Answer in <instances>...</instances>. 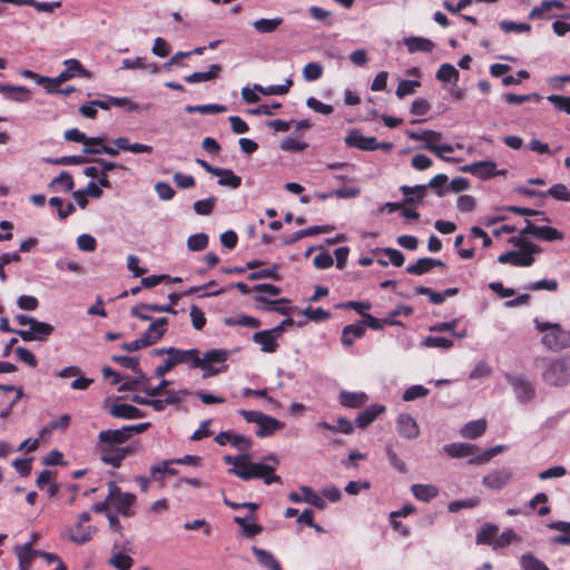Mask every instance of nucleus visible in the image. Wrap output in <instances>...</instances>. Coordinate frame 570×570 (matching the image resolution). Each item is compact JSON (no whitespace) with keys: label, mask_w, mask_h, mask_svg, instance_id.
Returning <instances> with one entry per match:
<instances>
[{"label":"nucleus","mask_w":570,"mask_h":570,"mask_svg":"<svg viewBox=\"0 0 570 570\" xmlns=\"http://www.w3.org/2000/svg\"><path fill=\"white\" fill-rule=\"evenodd\" d=\"M277 271H278V265L273 264L272 266H269L267 268L252 272L248 275V279L257 281V279L271 278L274 281H281V276L277 274Z\"/></svg>","instance_id":"nucleus-53"},{"label":"nucleus","mask_w":570,"mask_h":570,"mask_svg":"<svg viewBox=\"0 0 570 570\" xmlns=\"http://www.w3.org/2000/svg\"><path fill=\"white\" fill-rule=\"evenodd\" d=\"M59 187L65 191H70L75 187L72 176L66 170L61 171L59 176L55 177L49 184L50 189L58 190Z\"/></svg>","instance_id":"nucleus-42"},{"label":"nucleus","mask_w":570,"mask_h":570,"mask_svg":"<svg viewBox=\"0 0 570 570\" xmlns=\"http://www.w3.org/2000/svg\"><path fill=\"white\" fill-rule=\"evenodd\" d=\"M276 340V335L271 330L258 331L253 335V341L261 345V350L265 353H274L277 350Z\"/></svg>","instance_id":"nucleus-25"},{"label":"nucleus","mask_w":570,"mask_h":570,"mask_svg":"<svg viewBox=\"0 0 570 570\" xmlns=\"http://www.w3.org/2000/svg\"><path fill=\"white\" fill-rule=\"evenodd\" d=\"M403 43L407 48V51L410 53H415V52L428 53V52H432L433 49L435 48V43L431 39L424 38V37H417V36L404 38Z\"/></svg>","instance_id":"nucleus-23"},{"label":"nucleus","mask_w":570,"mask_h":570,"mask_svg":"<svg viewBox=\"0 0 570 570\" xmlns=\"http://www.w3.org/2000/svg\"><path fill=\"white\" fill-rule=\"evenodd\" d=\"M421 83L417 80H401L396 88L395 95L397 98L403 99L407 95L415 92V88L420 87Z\"/></svg>","instance_id":"nucleus-63"},{"label":"nucleus","mask_w":570,"mask_h":570,"mask_svg":"<svg viewBox=\"0 0 570 570\" xmlns=\"http://www.w3.org/2000/svg\"><path fill=\"white\" fill-rule=\"evenodd\" d=\"M43 161L47 164L61 165V166H70V165H81L88 161V159L82 155H72V156H62L58 158H43Z\"/></svg>","instance_id":"nucleus-48"},{"label":"nucleus","mask_w":570,"mask_h":570,"mask_svg":"<svg viewBox=\"0 0 570 570\" xmlns=\"http://www.w3.org/2000/svg\"><path fill=\"white\" fill-rule=\"evenodd\" d=\"M0 94H2L7 99L17 101V102H27L30 99L31 91L23 86H14L8 83L0 82Z\"/></svg>","instance_id":"nucleus-22"},{"label":"nucleus","mask_w":570,"mask_h":570,"mask_svg":"<svg viewBox=\"0 0 570 570\" xmlns=\"http://www.w3.org/2000/svg\"><path fill=\"white\" fill-rule=\"evenodd\" d=\"M372 307L371 303L368 301H347L343 303H338L335 305V308L342 309H353L360 315H364L366 311H368Z\"/></svg>","instance_id":"nucleus-56"},{"label":"nucleus","mask_w":570,"mask_h":570,"mask_svg":"<svg viewBox=\"0 0 570 570\" xmlns=\"http://www.w3.org/2000/svg\"><path fill=\"white\" fill-rule=\"evenodd\" d=\"M502 31L505 33L515 32V33H523L529 32L531 30V26L527 22H515L510 20H502L499 23Z\"/></svg>","instance_id":"nucleus-58"},{"label":"nucleus","mask_w":570,"mask_h":570,"mask_svg":"<svg viewBox=\"0 0 570 570\" xmlns=\"http://www.w3.org/2000/svg\"><path fill=\"white\" fill-rule=\"evenodd\" d=\"M434 267H446V264L438 258L422 257L419 258L414 264L406 267V273L412 275H423L430 272Z\"/></svg>","instance_id":"nucleus-17"},{"label":"nucleus","mask_w":570,"mask_h":570,"mask_svg":"<svg viewBox=\"0 0 570 570\" xmlns=\"http://www.w3.org/2000/svg\"><path fill=\"white\" fill-rule=\"evenodd\" d=\"M411 491L415 499L423 502H429L439 494L438 488L432 484H413Z\"/></svg>","instance_id":"nucleus-36"},{"label":"nucleus","mask_w":570,"mask_h":570,"mask_svg":"<svg viewBox=\"0 0 570 570\" xmlns=\"http://www.w3.org/2000/svg\"><path fill=\"white\" fill-rule=\"evenodd\" d=\"M563 333L564 330L557 323L551 331L541 337L542 345L551 351L562 350Z\"/></svg>","instance_id":"nucleus-26"},{"label":"nucleus","mask_w":570,"mask_h":570,"mask_svg":"<svg viewBox=\"0 0 570 570\" xmlns=\"http://www.w3.org/2000/svg\"><path fill=\"white\" fill-rule=\"evenodd\" d=\"M462 173H468L480 179H489L494 176H504L505 169L497 170V164L492 160H480L464 165L460 168Z\"/></svg>","instance_id":"nucleus-8"},{"label":"nucleus","mask_w":570,"mask_h":570,"mask_svg":"<svg viewBox=\"0 0 570 570\" xmlns=\"http://www.w3.org/2000/svg\"><path fill=\"white\" fill-rule=\"evenodd\" d=\"M412 313L413 307L409 305H400L389 313V315L384 318V322L390 326H402L403 324L400 321H396L395 317H399L400 315L410 316Z\"/></svg>","instance_id":"nucleus-51"},{"label":"nucleus","mask_w":570,"mask_h":570,"mask_svg":"<svg viewBox=\"0 0 570 570\" xmlns=\"http://www.w3.org/2000/svg\"><path fill=\"white\" fill-rule=\"evenodd\" d=\"M217 204V197L209 196L205 199L196 200L193 205V209L197 215L207 216L210 215Z\"/></svg>","instance_id":"nucleus-47"},{"label":"nucleus","mask_w":570,"mask_h":570,"mask_svg":"<svg viewBox=\"0 0 570 570\" xmlns=\"http://www.w3.org/2000/svg\"><path fill=\"white\" fill-rule=\"evenodd\" d=\"M540 252L508 250L498 257V263L510 264L517 267H530L534 263V255Z\"/></svg>","instance_id":"nucleus-10"},{"label":"nucleus","mask_w":570,"mask_h":570,"mask_svg":"<svg viewBox=\"0 0 570 570\" xmlns=\"http://www.w3.org/2000/svg\"><path fill=\"white\" fill-rule=\"evenodd\" d=\"M229 356V352L227 350L222 348H213L207 351L202 356L198 354V363L199 365L196 368L203 370V379H208L215 376L222 372L227 370V358Z\"/></svg>","instance_id":"nucleus-5"},{"label":"nucleus","mask_w":570,"mask_h":570,"mask_svg":"<svg viewBox=\"0 0 570 570\" xmlns=\"http://www.w3.org/2000/svg\"><path fill=\"white\" fill-rule=\"evenodd\" d=\"M226 110H227L226 106L219 105V104H207V105H196V106L187 105L185 107V111L187 114L198 112L202 115H215V114L225 112Z\"/></svg>","instance_id":"nucleus-38"},{"label":"nucleus","mask_w":570,"mask_h":570,"mask_svg":"<svg viewBox=\"0 0 570 570\" xmlns=\"http://www.w3.org/2000/svg\"><path fill=\"white\" fill-rule=\"evenodd\" d=\"M293 86V80L288 78L283 85H271L267 87H263L261 85L255 83L254 90H257L262 95L272 96V95H285L288 92L289 88Z\"/></svg>","instance_id":"nucleus-39"},{"label":"nucleus","mask_w":570,"mask_h":570,"mask_svg":"<svg viewBox=\"0 0 570 570\" xmlns=\"http://www.w3.org/2000/svg\"><path fill=\"white\" fill-rule=\"evenodd\" d=\"M511 478V470L503 468L484 475L482 483L489 489L501 490L510 482Z\"/></svg>","instance_id":"nucleus-15"},{"label":"nucleus","mask_w":570,"mask_h":570,"mask_svg":"<svg viewBox=\"0 0 570 570\" xmlns=\"http://www.w3.org/2000/svg\"><path fill=\"white\" fill-rule=\"evenodd\" d=\"M426 185L407 186L402 185L400 191L404 195L403 203L405 204H421L426 194Z\"/></svg>","instance_id":"nucleus-27"},{"label":"nucleus","mask_w":570,"mask_h":570,"mask_svg":"<svg viewBox=\"0 0 570 570\" xmlns=\"http://www.w3.org/2000/svg\"><path fill=\"white\" fill-rule=\"evenodd\" d=\"M422 346L440 350H449L453 346V341L443 336H428L423 340Z\"/></svg>","instance_id":"nucleus-54"},{"label":"nucleus","mask_w":570,"mask_h":570,"mask_svg":"<svg viewBox=\"0 0 570 570\" xmlns=\"http://www.w3.org/2000/svg\"><path fill=\"white\" fill-rule=\"evenodd\" d=\"M66 69L61 71L56 78H49V82L60 85L75 76L88 77L89 72L82 67L77 59H67L63 61Z\"/></svg>","instance_id":"nucleus-13"},{"label":"nucleus","mask_w":570,"mask_h":570,"mask_svg":"<svg viewBox=\"0 0 570 570\" xmlns=\"http://www.w3.org/2000/svg\"><path fill=\"white\" fill-rule=\"evenodd\" d=\"M82 153L86 155L105 154V155H108L111 157H116L118 155V150L111 146H107L105 144V141L104 142H89V145L82 149Z\"/></svg>","instance_id":"nucleus-45"},{"label":"nucleus","mask_w":570,"mask_h":570,"mask_svg":"<svg viewBox=\"0 0 570 570\" xmlns=\"http://www.w3.org/2000/svg\"><path fill=\"white\" fill-rule=\"evenodd\" d=\"M252 551L262 567L267 570H283L281 563L269 551L255 546L252 548Z\"/></svg>","instance_id":"nucleus-30"},{"label":"nucleus","mask_w":570,"mask_h":570,"mask_svg":"<svg viewBox=\"0 0 570 570\" xmlns=\"http://www.w3.org/2000/svg\"><path fill=\"white\" fill-rule=\"evenodd\" d=\"M504 377L510 384L515 400L520 404H527L531 402L535 396V387L533 383L525 377L523 374L505 373Z\"/></svg>","instance_id":"nucleus-6"},{"label":"nucleus","mask_w":570,"mask_h":570,"mask_svg":"<svg viewBox=\"0 0 570 570\" xmlns=\"http://www.w3.org/2000/svg\"><path fill=\"white\" fill-rule=\"evenodd\" d=\"M198 354V348L181 350L176 347L170 353V355L167 356V358H165L164 362L155 368V375L157 377H163L175 366L180 364H185L188 366V368L194 370L197 365H199Z\"/></svg>","instance_id":"nucleus-3"},{"label":"nucleus","mask_w":570,"mask_h":570,"mask_svg":"<svg viewBox=\"0 0 570 570\" xmlns=\"http://www.w3.org/2000/svg\"><path fill=\"white\" fill-rule=\"evenodd\" d=\"M519 562L522 570H550L543 561L530 552L523 553Z\"/></svg>","instance_id":"nucleus-41"},{"label":"nucleus","mask_w":570,"mask_h":570,"mask_svg":"<svg viewBox=\"0 0 570 570\" xmlns=\"http://www.w3.org/2000/svg\"><path fill=\"white\" fill-rule=\"evenodd\" d=\"M108 500L111 501V505L117 512L124 517H132L136 497L132 493L121 492V489L115 481L108 482Z\"/></svg>","instance_id":"nucleus-7"},{"label":"nucleus","mask_w":570,"mask_h":570,"mask_svg":"<svg viewBox=\"0 0 570 570\" xmlns=\"http://www.w3.org/2000/svg\"><path fill=\"white\" fill-rule=\"evenodd\" d=\"M543 381L552 386H564L570 383V356L551 358L542 372Z\"/></svg>","instance_id":"nucleus-4"},{"label":"nucleus","mask_w":570,"mask_h":570,"mask_svg":"<svg viewBox=\"0 0 570 570\" xmlns=\"http://www.w3.org/2000/svg\"><path fill=\"white\" fill-rule=\"evenodd\" d=\"M257 303L262 305L257 306V308L265 312H276L281 315H289L293 307L291 306V301L287 298H277V299H268L263 294H258L255 297Z\"/></svg>","instance_id":"nucleus-12"},{"label":"nucleus","mask_w":570,"mask_h":570,"mask_svg":"<svg viewBox=\"0 0 570 570\" xmlns=\"http://www.w3.org/2000/svg\"><path fill=\"white\" fill-rule=\"evenodd\" d=\"M429 392H430L429 389L424 387L423 385L414 384V385L409 386L404 391L402 397L405 402H411L416 399L425 397L429 394Z\"/></svg>","instance_id":"nucleus-60"},{"label":"nucleus","mask_w":570,"mask_h":570,"mask_svg":"<svg viewBox=\"0 0 570 570\" xmlns=\"http://www.w3.org/2000/svg\"><path fill=\"white\" fill-rule=\"evenodd\" d=\"M375 141V137H366L358 129H351L344 138V142L347 147L364 151L376 150Z\"/></svg>","instance_id":"nucleus-11"},{"label":"nucleus","mask_w":570,"mask_h":570,"mask_svg":"<svg viewBox=\"0 0 570 570\" xmlns=\"http://www.w3.org/2000/svg\"><path fill=\"white\" fill-rule=\"evenodd\" d=\"M168 325L167 317H159L151 322L149 327L144 332L142 336L147 344H156L166 333V326Z\"/></svg>","instance_id":"nucleus-19"},{"label":"nucleus","mask_w":570,"mask_h":570,"mask_svg":"<svg viewBox=\"0 0 570 570\" xmlns=\"http://www.w3.org/2000/svg\"><path fill=\"white\" fill-rule=\"evenodd\" d=\"M323 75V67L318 62H308L303 69V77L306 81H315Z\"/></svg>","instance_id":"nucleus-62"},{"label":"nucleus","mask_w":570,"mask_h":570,"mask_svg":"<svg viewBox=\"0 0 570 570\" xmlns=\"http://www.w3.org/2000/svg\"><path fill=\"white\" fill-rule=\"evenodd\" d=\"M396 430L399 434L406 440H414L420 435V428L416 420L407 413H402L397 416Z\"/></svg>","instance_id":"nucleus-14"},{"label":"nucleus","mask_w":570,"mask_h":570,"mask_svg":"<svg viewBox=\"0 0 570 570\" xmlns=\"http://www.w3.org/2000/svg\"><path fill=\"white\" fill-rule=\"evenodd\" d=\"M317 429H324L331 432H340L343 434H352L354 432V425L352 422L345 417H338L337 424H331L328 422L322 421L316 423Z\"/></svg>","instance_id":"nucleus-33"},{"label":"nucleus","mask_w":570,"mask_h":570,"mask_svg":"<svg viewBox=\"0 0 570 570\" xmlns=\"http://www.w3.org/2000/svg\"><path fill=\"white\" fill-rule=\"evenodd\" d=\"M367 400L368 396L365 392L342 391L338 394L340 404L347 409H360L367 402Z\"/></svg>","instance_id":"nucleus-24"},{"label":"nucleus","mask_w":570,"mask_h":570,"mask_svg":"<svg viewBox=\"0 0 570 570\" xmlns=\"http://www.w3.org/2000/svg\"><path fill=\"white\" fill-rule=\"evenodd\" d=\"M55 328L52 325L33 320L29 330L17 331V335H19L24 342L31 341H47V338L53 333Z\"/></svg>","instance_id":"nucleus-9"},{"label":"nucleus","mask_w":570,"mask_h":570,"mask_svg":"<svg viewBox=\"0 0 570 570\" xmlns=\"http://www.w3.org/2000/svg\"><path fill=\"white\" fill-rule=\"evenodd\" d=\"M108 412L114 417L125 420H135L145 416L144 411L127 403L114 404L112 406H110Z\"/></svg>","instance_id":"nucleus-20"},{"label":"nucleus","mask_w":570,"mask_h":570,"mask_svg":"<svg viewBox=\"0 0 570 570\" xmlns=\"http://www.w3.org/2000/svg\"><path fill=\"white\" fill-rule=\"evenodd\" d=\"M284 428V423L279 420L265 414L261 423H258V429L256 430V435L258 438H267L273 435L276 431L282 430Z\"/></svg>","instance_id":"nucleus-28"},{"label":"nucleus","mask_w":570,"mask_h":570,"mask_svg":"<svg viewBox=\"0 0 570 570\" xmlns=\"http://www.w3.org/2000/svg\"><path fill=\"white\" fill-rule=\"evenodd\" d=\"M222 70L220 65L213 63L209 66L207 71H196L184 78V80L188 83H198L204 81H210L217 78Z\"/></svg>","instance_id":"nucleus-29"},{"label":"nucleus","mask_w":570,"mask_h":570,"mask_svg":"<svg viewBox=\"0 0 570 570\" xmlns=\"http://www.w3.org/2000/svg\"><path fill=\"white\" fill-rule=\"evenodd\" d=\"M234 522L237 523L246 537L253 538L263 531V527L257 523L247 522V518L235 517Z\"/></svg>","instance_id":"nucleus-55"},{"label":"nucleus","mask_w":570,"mask_h":570,"mask_svg":"<svg viewBox=\"0 0 570 570\" xmlns=\"http://www.w3.org/2000/svg\"><path fill=\"white\" fill-rule=\"evenodd\" d=\"M498 532V527L492 523H485L480 531L476 533L475 542L476 544H492L493 546V537Z\"/></svg>","instance_id":"nucleus-46"},{"label":"nucleus","mask_w":570,"mask_h":570,"mask_svg":"<svg viewBox=\"0 0 570 570\" xmlns=\"http://www.w3.org/2000/svg\"><path fill=\"white\" fill-rule=\"evenodd\" d=\"M126 438L119 429L100 431L96 449L100 460L114 468H119L122 461L136 451V445L127 444Z\"/></svg>","instance_id":"nucleus-1"},{"label":"nucleus","mask_w":570,"mask_h":570,"mask_svg":"<svg viewBox=\"0 0 570 570\" xmlns=\"http://www.w3.org/2000/svg\"><path fill=\"white\" fill-rule=\"evenodd\" d=\"M558 111H563L570 115V96L549 95L547 97Z\"/></svg>","instance_id":"nucleus-64"},{"label":"nucleus","mask_w":570,"mask_h":570,"mask_svg":"<svg viewBox=\"0 0 570 570\" xmlns=\"http://www.w3.org/2000/svg\"><path fill=\"white\" fill-rule=\"evenodd\" d=\"M63 137L67 141L81 142L86 145V147L89 142H104L106 140L105 136L87 137L77 128L66 130Z\"/></svg>","instance_id":"nucleus-35"},{"label":"nucleus","mask_w":570,"mask_h":570,"mask_svg":"<svg viewBox=\"0 0 570 570\" xmlns=\"http://www.w3.org/2000/svg\"><path fill=\"white\" fill-rule=\"evenodd\" d=\"M284 22V19L281 17H275L272 19H258L253 22L254 29L262 35L272 33L276 31V29Z\"/></svg>","instance_id":"nucleus-37"},{"label":"nucleus","mask_w":570,"mask_h":570,"mask_svg":"<svg viewBox=\"0 0 570 570\" xmlns=\"http://www.w3.org/2000/svg\"><path fill=\"white\" fill-rule=\"evenodd\" d=\"M364 335L365 326L363 322L358 321L343 327L341 343L345 348H350L355 340H361Z\"/></svg>","instance_id":"nucleus-18"},{"label":"nucleus","mask_w":570,"mask_h":570,"mask_svg":"<svg viewBox=\"0 0 570 570\" xmlns=\"http://www.w3.org/2000/svg\"><path fill=\"white\" fill-rule=\"evenodd\" d=\"M505 449L504 445H495L488 450L481 451L479 449V454L474 458L469 459L470 464H482L490 461L494 455L499 454Z\"/></svg>","instance_id":"nucleus-50"},{"label":"nucleus","mask_w":570,"mask_h":570,"mask_svg":"<svg viewBox=\"0 0 570 570\" xmlns=\"http://www.w3.org/2000/svg\"><path fill=\"white\" fill-rule=\"evenodd\" d=\"M444 452L451 458H474L479 454V448L472 443L453 442L445 444Z\"/></svg>","instance_id":"nucleus-16"},{"label":"nucleus","mask_w":570,"mask_h":570,"mask_svg":"<svg viewBox=\"0 0 570 570\" xmlns=\"http://www.w3.org/2000/svg\"><path fill=\"white\" fill-rule=\"evenodd\" d=\"M299 491L304 494V503L314 505L315 508L323 510L326 508L324 498L318 495L311 487L302 485Z\"/></svg>","instance_id":"nucleus-44"},{"label":"nucleus","mask_w":570,"mask_h":570,"mask_svg":"<svg viewBox=\"0 0 570 570\" xmlns=\"http://www.w3.org/2000/svg\"><path fill=\"white\" fill-rule=\"evenodd\" d=\"M109 563L117 570H129L132 567L134 560L126 553L117 552L111 556Z\"/></svg>","instance_id":"nucleus-57"},{"label":"nucleus","mask_w":570,"mask_h":570,"mask_svg":"<svg viewBox=\"0 0 570 570\" xmlns=\"http://www.w3.org/2000/svg\"><path fill=\"white\" fill-rule=\"evenodd\" d=\"M16 554L19 560V570H29L32 559L37 556L38 550L31 548V542H27L23 546H17Z\"/></svg>","instance_id":"nucleus-31"},{"label":"nucleus","mask_w":570,"mask_h":570,"mask_svg":"<svg viewBox=\"0 0 570 570\" xmlns=\"http://www.w3.org/2000/svg\"><path fill=\"white\" fill-rule=\"evenodd\" d=\"M550 196L557 200L570 202V190L563 184L552 185L547 191L541 194V197Z\"/></svg>","instance_id":"nucleus-49"},{"label":"nucleus","mask_w":570,"mask_h":570,"mask_svg":"<svg viewBox=\"0 0 570 570\" xmlns=\"http://www.w3.org/2000/svg\"><path fill=\"white\" fill-rule=\"evenodd\" d=\"M173 460H165L160 464L153 465L150 468V474L154 479H163L165 474L175 475L177 471L175 469H170L169 464H173Z\"/></svg>","instance_id":"nucleus-61"},{"label":"nucleus","mask_w":570,"mask_h":570,"mask_svg":"<svg viewBox=\"0 0 570 570\" xmlns=\"http://www.w3.org/2000/svg\"><path fill=\"white\" fill-rule=\"evenodd\" d=\"M549 528L552 530H558L563 532L562 534H559L554 537L553 541L559 544H570V522L566 521H553L549 524Z\"/></svg>","instance_id":"nucleus-43"},{"label":"nucleus","mask_w":570,"mask_h":570,"mask_svg":"<svg viewBox=\"0 0 570 570\" xmlns=\"http://www.w3.org/2000/svg\"><path fill=\"white\" fill-rule=\"evenodd\" d=\"M208 235L205 233L193 234L187 238V247L191 252H200L208 246Z\"/></svg>","instance_id":"nucleus-52"},{"label":"nucleus","mask_w":570,"mask_h":570,"mask_svg":"<svg viewBox=\"0 0 570 570\" xmlns=\"http://www.w3.org/2000/svg\"><path fill=\"white\" fill-rule=\"evenodd\" d=\"M275 468L266 462H252L246 461L240 470H228L229 474L236 475L243 481H250L253 479H263L264 483L269 485L272 483H281V476L276 475Z\"/></svg>","instance_id":"nucleus-2"},{"label":"nucleus","mask_w":570,"mask_h":570,"mask_svg":"<svg viewBox=\"0 0 570 570\" xmlns=\"http://www.w3.org/2000/svg\"><path fill=\"white\" fill-rule=\"evenodd\" d=\"M216 176L219 177L217 184L220 186L236 189L242 185V178L232 169L219 167Z\"/></svg>","instance_id":"nucleus-34"},{"label":"nucleus","mask_w":570,"mask_h":570,"mask_svg":"<svg viewBox=\"0 0 570 570\" xmlns=\"http://www.w3.org/2000/svg\"><path fill=\"white\" fill-rule=\"evenodd\" d=\"M485 430L487 421L484 419H479L464 424L460 430V434L465 439H478L485 432Z\"/></svg>","instance_id":"nucleus-32"},{"label":"nucleus","mask_w":570,"mask_h":570,"mask_svg":"<svg viewBox=\"0 0 570 570\" xmlns=\"http://www.w3.org/2000/svg\"><path fill=\"white\" fill-rule=\"evenodd\" d=\"M563 238L564 234L551 226H541L538 233V239L544 242L562 240Z\"/></svg>","instance_id":"nucleus-59"},{"label":"nucleus","mask_w":570,"mask_h":570,"mask_svg":"<svg viewBox=\"0 0 570 570\" xmlns=\"http://www.w3.org/2000/svg\"><path fill=\"white\" fill-rule=\"evenodd\" d=\"M385 412V406L381 404H371L365 410L360 412L355 419V425L358 429H365L372 424L376 417Z\"/></svg>","instance_id":"nucleus-21"},{"label":"nucleus","mask_w":570,"mask_h":570,"mask_svg":"<svg viewBox=\"0 0 570 570\" xmlns=\"http://www.w3.org/2000/svg\"><path fill=\"white\" fill-rule=\"evenodd\" d=\"M459 71L451 63H442L436 71L435 78L441 82H453L454 85L459 80Z\"/></svg>","instance_id":"nucleus-40"}]
</instances>
